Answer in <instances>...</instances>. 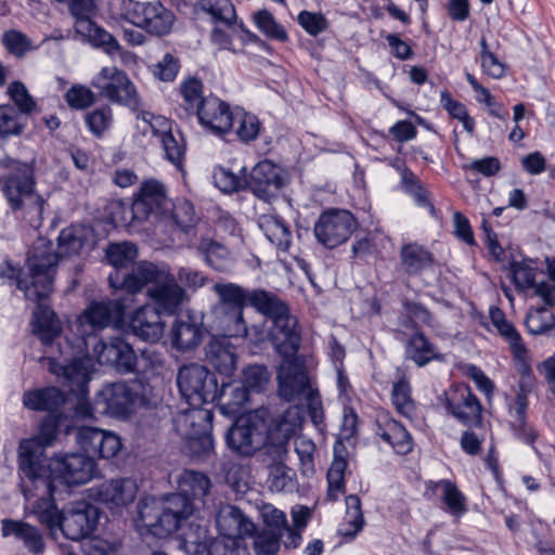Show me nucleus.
Wrapping results in <instances>:
<instances>
[{
	"instance_id": "nucleus-48",
	"label": "nucleus",
	"mask_w": 555,
	"mask_h": 555,
	"mask_svg": "<svg viewBox=\"0 0 555 555\" xmlns=\"http://www.w3.org/2000/svg\"><path fill=\"white\" fill-rule=\"evenodd\" d=\"M167 218L171 219L183 232H189L198 221L193 204L184 198H178L176 202L171 201V208L164 219Z\"/></svg>"
},
{
	"instance_id": "nucleus-11",
	"label": "nucleus",
	"mask_w": 555,
	"mask_h": 555,
	"mask_svg": "<svg viewBox=\"0 0 555 555\" xmlns=\"http://www.w3.org/2000/svg\"><path fill=\"white\" fill-rule=\"evenodd\" d=\"M128 298H117L107 301H92L78 317L77 331L85 339V346L90 348V340H98L95 335L113 321L124 318L129 307Z\"/></svg>"
},
{
	"instance_id": "nucleus-53",
	"label": "nucleus",
	"mask_w": 555,
	"mask_h": 555,
	"mask_svg": "<svg viewBox=\"0 0 555 555\" xmlns=\"http://www.w3.org/2000/svg\"><path fill=\"white\" fill-rule=\"evenodd\" d=\"M403 308L404 315L401 319L402 326L416 332L418 331V323H423L429 326L433 325L431 313L423 305L406 300L403 304Z\"/></svg>"
},
{
	"instance_id": "nucleus-51",
	"label": "nucleus",
	"mask_w": 555,
	"mask_h": 555,
	"mask_svg": "<svg viewBox=\"0 0 555 555\" xmlns=\"http://www.w3.org/2000/svg\"><path fill=\"white\" fill-rule=\"evenodd\" d=\"M137 257L138 248L129 242L109 244L106 249V258L115 268V272L118 271L120 273L119 270L133 263Z\"/></svg>"
},
{
	"instance_id": "nucleus-16",
	"label": "nucleus",
	"mask_w": 555,
	"mask_h": 555,
	"mask_svg": "<svg viewBox=\"0 0 555 555\" xmlns=\"http://www.w3.org/2000/svg\"><path fill=\"white\" fill-rule=\"evenodd\" d=\"M356 227V219L349 210L332 208L324 211L314 224V236L326 248H334L346 242Z\"/></svg>"
},
{
	"instance_id": "nucleus-55",
	"label": "nucleus",
	"mask_w": 555,
	"mask_h": 555,
	"mask_svg": "<svg viewBox=\"0 0 555 555\" xmlns=\"http://www.w3.org/2000/svg\"><path fill=\"white\" fill-rule=\"evenodd\" d=\"M286 535L272 531V529H262L255 535L254 548L257 555H274L280 550L281 543Z\"/></svg>"
},
{
	"instance_id": "nucleus-34",
	"label": "nucleus",
	"mask_w": 555,
	"mask_h": 555,
	"mask_svg": "<svg viewBox=\"0 0 555 555\" xmlns=\"http://www.w3.org/2000/svg\"><path fill=\"white\" fill-rule=\"evenodd\" d=\"M43 299L46 297L35 300L38 305L34 312L33 332L44 345H50L60 335L61 324L56 314L41 302Z\"/></svg>"
},
{
	"instance_id": "nucleus-62",
	"label": "nucleus",
	"mask_w": 555,
	"mask_h": 555,
	"mask_svg": "<svg viewBox=\"0 0 555 555\" xmlns=\"http://www.w3.org/2000/svg\"><path fill=\"white\" fill-rule=\"evenodd\" d=\"M149 2L135 0H121L119 3V16L132 25L142 29L146 16Z\"/></svg>"
},
{
	"instance_id": "nucleus-63",
	"label": "nucleus",
	"mask_w": 555,
	"mask_h": 555,
	"mask_svg": "<svg viewBox=\"0 0 555 555\" xmlns=\"http://www.w3.org/2000/svg\"><path fill=\"white\" fill-rule=\"evenodd\" d=\"M234 122H237L236 128L237 137L244 142L254 141L260 130V122L255 115L247 114L245 112H236L233 114Z\"/></svg>"
},
{
	"instance_id": "nucleus-31",
	"label": "nucleus",
	"mask_w": 555,
	"mask_h": 555,
	"mask_svg": "<svg viewBox=\"0 0 555 555\" xmlns=\"http://www.w3.org/2000/svg\"><path fill=\"white\" fill-rule=\"evenodd\" d=\"M204 330L192 318L177 319L170 330L171 346L179 351L194 350L203 340Z\"/></svg>"
},
{
	"instance_id": "nucleus-10",
	"label": "nucleus",
	"mask_w": 555,
	"mask_h": 555,
	"mask_svg": "<svg viewBox=\"0 0 555 555\" xmlns=\"http://www.w3.org/2000/svg\"><path fill=\"white\" fill-rule=\"evenodd\" d=\"M279 395L286 401H305L312 415V387L304 356L283 359L278 371Z\"/></svg>"
},
{
	"instance_id": "nucleus-33",
	"label": "nucleus",
	"mask_w": 555,
	"mask_h": 555,
	"mask_svg": "<svg viewBox=\"0 0 555 555\" xmlns=\"http://www.w3.org/2000/svg\"><path fill=\"white\" fill-rule=\"evenodd\" d=\"M1 532L3 537L14 535L34 554H41L44 550V541L40 530L27 522L3 519L1 521Z\"/></svg>"
},
{
	"instance_id": "nucleus-6",
	"label": "nucleus",
	"mask_w": 555,
	"mask_h": 555,
	"mask_svg": "<svg viewBox=\"0 0 555 555\" xmlns=\"http://www.w3.org/2000/svg\"><path fill=\"white\" fill-rule=\"evenodd\" d=\"M177 384L181 396L193 408L184 414V422L193 425L196 420H203L206 416V413L198 408L205 403L215 402L218 398L217 378L205 366L192 363L179 370Z\"/></svg>"
},
{
	"instance_id": "nucleus-41",
	"label": "nucleus",
	"mask_w": 555,
	"mask_h": 555,
	"mask_svg": "<svg viewBox=\"0 0 555 555\" xmlns=\"http://www.w3.org/2000/svg\"><path fill=\"white\" fill-rule=\"evenodd\" d=\"M76 33L83 37L89 43L102 48L108 54H114L120 50V46L115 37L104 28L98 26L94 22L79 23Z\"/></svg>"
},
{
	"instance_id": "nucleus-12",
	"label": "nucleus",
	"mask_w": 555,
	"mask_h": 555,
	"mask_svg": "<svg viewBox=\"0 0 555 555\" xmlns=\"http://www.w3.org/2000/svg\"><path fill=\"white\" fill-rule=\"evenodd\" d=\"M171 273L167 266L157 264L151 261H140L132 267L131 271L120 274L118 271L108 275L109 286L114 289L126 291L129 305L131 296L140 293L145 286L159 285L166 282Z\"/></svg>"
},
{
	"instance_id": "nucleus-4",
	"label": "nucleus",
	"mask_w": 555,
	"mask_h": 555,
	"mask_svg": "<svg viewBox=\"0 0 555 555\" xmlns=\"http://www.w3.org/2000/svg\"><path fill=\"white\" fill-rule=\"evenodd\" d=\"M250 305L271 320L268 338L276 353L283 359L300 357L301 327L288 306L276 295L261 289L251 295Z\"/></svg>"
},
{
	"instance_id": "nucleus-37",
	"label": "nucleus",
	"mask_w": 555,
	"mask_h": 555,
	"mask_svg": "<svg viewBox=\"0 0 555 555\" xmlns=\"http://www.w3.org/2000/svg\"><path fill=\"white\" fill-rule=\"evenodd\" d=\"M185 518L177 530H181V543L183 550L190 555H199L208 552V530L205 525L194 521L188 522Z\"/></svg>"
},
{
	"instance_id": "nucleus-50",
	"label": "nucleus",
	"mask_w": 555,
	"mask_h": 555,
	"mask_svg": "<svg viewBox=\"0 0 555 555\" xmlns=\"http://www.w3.org/2000/svg\"><path fill=\"white\" fill-rule=\"evenodd\" d=\"M340 451H344V446L340 442H337L334 448L335 456L327 472V494L331 500H336L335 493L341 491L344 488V473L347 467V462L339 453Z\"/></svg>"
},
{
	"instance_id": "nucleus-47",
	"label": "nucleus",
	"mask_w": 555,
	"mask_h": 555,
	"mask_svg": "<svg viewBox=\"0 0 555 555\" xmlns=\"http://www.w3.org/2000/svg\"><path fill=\"white\" fill-rule=\"evenodd\" d=\"M197 10L211 16L215 23L231 26L236 17L234 5L230 0H199Z\"/></svg>"
},
{
	"instance_id": "nucleus-38",
	"label": "nucleus",
	"mask_w": 555,
	"mask_h": 555,
	"mask_svg": "<svg viewBox=\"0 0 555 555\" xmlns=\"http://www.w3.org/2000/svg\"><path fill=\"white\" fill-rule=\"evenodd\" d=\"M405 357L417 366H424L433 360H442L437 347L421 332L416 331L406 341Z\"/></svg>"
},
{
	"instance_id": "nucleus-23",
	"label": "nucleus",
	"mask_w": 555,
	"mask_h": 555,
	"mask_svg": "<svg viewBox=\"0 0 555 555\" xmlns=\"http://www.w3.org/2000/svg\"><path fill=\"white\" fill-rule=\"evenodd\" d=\"M138 486L131 478H114L105 480L91 489V496L109 508L124 507L132 503Z\"/></svg>"
},
{
	"instance_id": "nucleus-8",
	"label": "nucleus",
	"mask_w": 555,
	"mask_h": 555,
	"mask_svg": "<svg viewBox=\"0 0 555 555\" xmlns=\"http://www.w3.org/2000/svg\"><path fill=\"white\" fill-rule=\"evenodd\" d=\"M49 371L54 374L68 390L77 397L75 415L81 418H91L95 409V402L90 404L87 399L88 384L91 379V363L89 359H73L67 363H61L54 358H48Z\"/></svg>"
},
{
	"instance_id": "nucleus-36",
	"label": "nucleus",
	"mask_w": 555,
	"mask_h": 555,
	"mask_svg": "<svg viewBox=\"0 0 555 555\" xmlns=\"http://www.w3.org/2000/svg\"><path fill=\"white\" fill-rule=\"evenodd\" d=\"M173 13L159 1L149 2L142 29L157 37L168 35L175 23Z\"/></svg>"
},
{
	"instance_id": "nucleus-44",
	"label": "nucleus",
	"mask_w": 555,
	"mask_h": 555,
	"mask_svg": "<svg viewBox=\"0 0 555 555\" xmlns=\"http://www.w3.org/2000/svg\"><path fill=\"white\" fill-rule=\"evenodd\" d=\"M391 401L397 412L402 416L413 420L416 417V404L411 396L409 380L402 376L396 382L391 390Z\"/></svg>"
},
{
	"instance_id": "nucleus-57",
	"label": "nucleus",
	"mask_w": 555,
	"mask_h": 555,
	"mask_svg": "<svg viewBox=\"0 0 555 555\" xmlns=\"http://www.w3.org/2000/svg\"><path fill=\"white\" fill-rule=\"evenodd\" d=\"M25 125L21 121L20 113L12 105H0V137L20 135Z\"/></svg>"
},
{
	"instance_id": "nucleus-15",
	"label": "nucleus",
	"mask_w": 555,
	"mask_h": 555,
	"mask_svg": "<svg viewBox=\"0 0 555 555\" xmlns=\"http://www.w3.org/2000/svg\"><path fill=\"white\" fill-rule=\"evenodd\" d=\"M220 297V308L225 313L227 330L231 336H247V325L243 318L245 302L250 304V297L256 292L246 293L235 284H216L214 286Z\"/></svg>"
},
{
	"instance_id": "nucleus-49",
	"label": "nucleus",
	"mask_w": 555,
	"mask_h": 555,
	"mask_svg": "<svg viewBox=\"0 0 555 555\" xmlns=\"http://www.w3.org/2000/svg\"><path fill=\"white\" fill-rule=\"evenodd\" d=\"M400 177L401 189L406 194L411 195L418 206L428 208L429 211L434 214L435 207L430 203L428 194L418 178L406 167L401 169Z\"/></svg>"
},
{
	"instance_id": "nucleus-22",
	"label": "nucleus",
	"mask_w": 555,
	"mask_h": 555,
	"mask_svg": "<svg viewBox=\"0 0 555 555\" xmlns=\"http://www.w3.org/2000/svg\"><path fill=\"white\" fill-rule=\"evenodd\" d=\"M76 438L81 449L91 456L112 459L121 449L120 438L116 434L95 427H80Z\"/></svg>"
},
{
	"instance_id": "nucleus-35",
	"label": "nucleus",
	"mask_w": 555,
	"mask_h": 555,
	"mask_svg": "<svg viewBox=\"0 0 555 555\" xmlns=\"http://www.w3.org/2000/svg\"><path fill=\"white\" fill-rule=\"evenodd\" d=\"M65 401L64 393L55 387L29 390L23 396V403L27 409L47 411L49 414L55 413Z\"/></svg>"
},
{
	"instance_id": "nucleus-24",
	"label": "nucleus",
	"mask_w": 555,
	"mask_h": 555,
	"mask_svg": "<svg viewBox=\"0 0 555 555\" xmlns=\"http://www.w3.org/2000/svg\"><path fill=\"white\" fill-rule=\"evenodd\" d=\"M196 115L202 126L216 134L231 130L234 116L229 105L216 96L202 99L196 108Z\"/></svg>"
},
{
	"instance_id": "nucleus-27",
	"label": "nucleus",
	"mask_w": 555,
	"mask_h": 555,
	"mask_svg": "<svg viewBox=\"0 0 555 555\" xmlns=\"http://www.w3.org/2000/svg\"><path fill=\"white\" fill-rule=\"evenodd\" d=\"M162 313L151 305H144L133 311L129 320L132 333L145 341H158L165 330Z\"/></svg>"
},
{
	"instance_id": "nucleus-19",
	"label": "nucleus",
	"mask_w": 555,
	"mask_h": 555,
	"mask_svg": "<svg viewBox=\"0 0 555 555\" xmlns=\"http://www.w3.org/2000/svg\"><path fill=\"white\" fill-rule=\"evenodd\" d=\"M446 408L464 426L478 427L482 423V405L468 385L452 386L447 393Z\"/></svg>"
},
{
	"instance_id": "nucleus-7",
	"label": "nucleus",
	"mask_w": 555,
	"mask_h": 555,
	"mask_svg": "<svg viewBox=\"0 0 555 555\" xmlns=\"http://www.w3.org/2000/svg\"><path fill=\"white\" fill-rule=\"evenodd\" d=\"M170 208L171 199L168 197L165 185L151 179L141 183L131 206L118 202L114 204L112 215L115 222L129 224L134 220L144 221L150 216L164 219Z\"/></svg>"
},
{
	"instance_id": "nucleus-9",
	"label": "nucleus",
	"mask_w": 555,
	"mask_h": 555,
	"mask_svg": "<svg viewBox=\"0 0 555 555\" xmlns=\"http://www.w3.org/2000/svg\"><path fill=\"white\" fill-rule=\"evenodd\" d=\"M3 194L13 210L26 207L34 208L38 214L43 210V198L35 193L34 169L25 163H14L8 173Z\"/></svg>"
},
{
	"instance_id": "nucleus-5",
	"label": "nucleus",
	"mask_w": 555,
	"mask_h": 555,
	"mask_svg": "<svg viewBox=\"0 0 555 555\" xmlns=\"http://www.w3.org/2000/svg\"><path fill=\"white\" fill-rule=\"evenodd\" d=\"M30 513L50 530L60 528L63 534L73 541L88 537L96 525V508L81 501L65 512H60L53 495L39 494L27 501Z\"/></svg>"
},
{
	"instance_id": "nucleus-52",
	"label": "nucleus",
	"mask_w": 555,
	"mask_h": 555,
	"mask_svg": "<svg viewBox=\"0 0 555 555\" xmlns=\"http://www.w3.org/2000/svg\"><path fill=\"white\" fill-rule=\"evenodd\" d=\"M527 408L525 402L519 400L518 406L514 408V420L511 423L513 435L519 441L532 446L537 439V431L528 424L526 418Z\"/></svg>"
},
{
	"instance_id": "nucleus-28",
	"label": "nucleus",
	"mask_w": 555,
	"mask_h": 555,
	"mask_svg": "<svg viewBox=\"0 0 555 555\" xmlns=\"http://www.w3.org/2000/svg\"><path fill=\"white\" fill-rule=\"evenodd\" d=\"M218 539H236L243 542L244 537L255 533V524L242 511L233 505H227L217 515Z\"/></svg>"
},
{
	"instance_id": "nucleus-54",
	"label": "nucleus",
	"mask_w": 555,
	"mask_h": 555,
	"mask_svg": "<svg viewBox=\"0 0 555 555\" xmlns=\"http://www.w3.org/2000/svg\"><path fill=\"white\" fill-rule=\"evenodd\" d=\"M254 21L258 29L267 37L282 42L287 40V31L269 11L260 10L256 12Z\"/></svg>"
},
{
	"instance_id": "nucleus-56",
	"label": "nucleus",
	"mask_w": 555,
	"mask_h": 555,
	"mask_svg": "<svg viewBox=\"0 0 555 555\" xmlns=\"http://www.w3.org/2000/svg\"><path fill=\"white\" fill-rule=\"evenodd\" d=\"M166 158L178 169L183 166L185 143L181 133L175 135L172 131L160 138Z\"/></svg>"
},
{
	"instance_id": "nucleus-30",
	"label": "nucleus",
	"mask_w": 555,
	"mask_h": 555,
	"mask_svg": "<svg viewBox=\"0 0 555 555\" xmlns=\"http://www.w3.org/2000/svg\"><path fill=\"white\" fill-rule=\"evenodd\" d=\"M435 256L425 246L404 243L399 250V269L408 276H418L434 267Z\"/></svg>"
},
{
	"instance_id": "nucleus-43",
	"label": "nucleus",
	"mask_w": 555,
	"mask_h": 555,
	"mask_svg": "<svg viewBox=\"0 0 555 555\" xmlns=\"http://www.w3.org/2000/svg\"><path fill=\"white\" fill-rule=\"evenodd\" d=\"M259 228L267 238L281 250H286L291 244V231L283 220L264 215L258 220Z\"/></svg>"
},
{
	"instance_id": "nucleus-46",
	"label": "nucleus",
	"mask_w": 555,
	"mask_h": 555,
	"mask_svg": "<svg viewBox=\"0 0 555 555\" xmlns=\"http://www.w3.org/2000/svg\"><path fill=\"white\" fill-rule=\"evenodd\" d=\"M431 489H440L442 501L452 515L461 516L466 513V499L456 485L448 479L431 482Z\"/></svg>"
},
{
	"instance_id": "nucleus-59",
	"label": "nucleus",
	"mask_w": 555,
	"mask_h": 555,
	"mask_svg": "<svg viewBox=\"0 0 555 555\" xmlns=\"http://www.w3.org/2000/svg\"><path fill=\"white\" fill-rule=\"evenodd\" d=\"M10 99L18 108V113L29 115L37 109L34 98L29 94L26 86L21 81H13L7 90Z\"/></svg>"
},
{
	"instance_id": "nucleus-58",
	"label": "nucleus",
	"mask_w": 555,
	"mask_h": 555,
	"mask_svg": "<svg viewBox=\"0 0 555 555\" xmlns=\"http://www.w3.org/2000/svg\"><path fill=\"white\" fill-rule=\"evenodd\" d=\"M1 42L7 51L16 57H23L34 49L31 40L24 33L16 29L4 31Z\"/></svg>"
},
{
	"instance_id": "nucleus-2",
	"label": "nucleus",
	"mask_w": 555,
	"mask_h": 555,
	"mask_svg": "<svg viewBox=\"0 0 555 555\" xmlns=\"http://www.w3.org/2000/svg\"><path fill=\"white\" fill-rule=\"evenodd\" d=\"M92 230L81 224L70 225L61 231L57 237V253L52 244L39 238L28 251V274L16 278V286L28 300H39L50 296L56 273L59 258L77 255L88 244Z\"/></svg>"
},
{
	"instance_id": "nucleus-18",
	"label": "nucleus",
	"mask_w": 555,
	"mask_h": 555,
	"mask_svg": "<svg viewBox=\"0 0 555 555\" xmlns=\"http://www.w3.org/2000/svg\"><path fill=\"white\" fill-rule=\"evenodd\" d=\"M91 353L99 364H107L122 373L137 371L138 357L133 348L121 337H112L108 341L96 340Z\"/></svg>"
},
{
	"instance_id": "nucleus-14",
	"label": "nucleus",
	"mask_w": 555,
	"mask_h": 555,
	"mask_svg": "<svg viewBox=\"0 0 555 555\" xmlns=\"http://www.w3.org/2000/svg\"><path fill=\"white\" fill-rule=\"evenodd\" d=\"M310 508L296 505L292 509L293 526H288L286 515L272 505H264L262 508L263 528L279 531L286 535L283 544L286 548H296L301 543V532L308 526Z\"/></svg>"
},
{
	"instance_id": "nucleus-29",
	"label": "nucleus",
	"mask_w": 555,
	"mask_h": 555,
	"mask_svg": "<svg viewBox=\"0 0 555 555\" xmlns=\"http://www.w3.org/2000/svg\"><path fill=\"white\" fill-rule=\"evenodd\" d=\"M207 362L221 375L230 377L236 370V351L228 336L212 337L205 347Z\"/></svg>"
},
{
	"instance_id": "nucleus-25",
	"label": "nucleus",
	"mask_w": 555,
	"mask_h": 555,
	"mask_svg": "<svg viewBox=\"0 0 555 555\" xmlns=\"http://www.w3.org/2000/svg\"><path fill=\"white\" fill-rule=\"evenodd\" d=\"M511 272L517 288L522 291L533 289L534 295L539 296L546 306H555V285L547 281H538L537 275L539 272L531 261L512 262Z\"/></svg>"
},
{
	"instance_id": "nucleus-61",
	"label": "nucleus",
	"mask_w": 555,
	"mask_h": 555,
	"mask_svg": "<svg viewBox=\"0 0 555 555\" xmlns=\"http://www.w3.org/2000/svg\"><path fill=\"white\" fill-rule=\"evenodd\" d=\"M270 379V374L264 365H249L243 371L242 384L250 392L263 391Z\"/></svg>"
},
{
	"instance_id": "nucleus-60",
	"label": "nucleus",
	"mask_w": 555,
	"mask_h": 555,
	"mask_svg": "<svg viewBox=\"0 0 555 555\" xmlns=\"http://www.w3.org/2000/svg\"><path fill=\"white\" fill-rule=\"evenodd\" d=\"M180 93L183 98V108L186 114H196L197 105L203 96V83L196 78H190L180 86Z\"/></svg>"
},
{
	"instance_id": "nucleus-1",
	"label": "nucleus",
	"mask_w": 555,
	"mask_h": 555,
	"mask_svg": "<svg viewBox=\"0 0 555 555\" xmlns=\"http://www.w3.org/2000/svg\"><path fill=\"white\" fill-rule=\"evenodd\" d=\"M18 468L20 487L26 501L39 494L53 495L57 480L66 485L87 483L96 472L95 462L89 454L69 453L49 460L31 440L20 444Z\"/></svg>"
},
{
	"instance_id": "nucleus-13",
	"label": "nucleus",
	"mask_w": 555,
	"mask_h": 555,
	"mask_svg": "<svg viewBox=\"0 0 555 555\" xmlns=\"http://www.w3.org/2000/svg\"><path fill=\"white\" fill-rule=\"evenodd\" d=\"M91 85L99 90L101 96L114 103L128 106L131 109H138L140 106V98L135 87L127 74L116 66L103 67L93 77Z\"/></svg>"
},
{
	"instance_id": "nucleus-26",
	"label": "nucleus",
	"mask_w": 555,
	"mask_h": 555,
	"mask_svg": "<svg viewBox=\"0 0 555 555\" xmlns=\"http://www.w3.org/2000/svg\"><path fill=\"white\" fill-rule=\"evenodd\" d=\"M147 297L152 301L154 309L158 312L173 315L180 309L186 299L185 291L178 284L173 274L167 276L166 282L147 288Z\"/></svg>"
},
{
	"instance_id": "nucleus-20",
	"label": "nucleus",
	"mask_w": 555,
	"mask_h": 555,
	"mask_svg": "<svg viewBox=\"0 0 555 555\" xmlns=\"http://www.w3.org/2000/svg\"><path fill=\"white\" fill-rule=\"evenodd\" d=\"M285 185V178L281 167L270 160L259 162L250 171L246 180L249 189L259 199L270 203L276 198Z\"/></svg>"
},
{
	"instance_id": "nucleus-21",
	"label": "nucleus",
	"mask_w": 555,
	"mask_h": 555,
	"mask_svg": "<svg viewBox=\"0 0 555 555\" xmlns=\"http://www.w3.org/2000/svg\"><path fill=\"white\" fill-rule=\"evenodd\" d=\"M137 392L125 382L105 385L95 396L98 413L114 417L128 416L134 406Z\"/></svg>"
},
{
	"instance_id": "nucleus-32",
	"label": "nucleus",
	"mask_w": 555,
	"mask_h": 555,
	"mask_svg": "<svg viewBox=\"0 0 555 555\" xmlns=\"http://www.w3.org/2000/svg\"><path fill=\"white\" fill-rule=\"evenodd\" d=\"M376 435L392 447L398 454H408L413 449V439L405 427L398 421L385 417L377 422Z\"/></svg>"
},
{
	"instance_id": "nucleus-42",
	"label": "nucleus",
	"mask_w": 555,
	"mask_h": 555,
	"mask_svg": "<svg viewBox=\"0 0 555 555\" xmlns=\"http://www.w3.org/2000/svg\"><path fill=\"white\" fill-rule=\"evenodd\" d=\"M197 249L204 256L206 262L217 271H228L231 263H233L228 248L211 238H202Z\"/></svg>"
},
{
	"instance_id": "nucleus-45",
	"label": "nucleus",
	"mask_w": 555,
	"mask_h": 555,
	"mask_svg": "<svg viewBox=\"0 0 555 555\" xmlns=\"http://www.w3.org/2000/svg\"><path fill=\"white\" fill-rule=\"evenodd\" d=\"M525 324L532 335L555 334V314L545 307L530 309L527 312Z\"/></svg>"
},
{
	"instance_id": "nucleus-64",
	"label": "nucleus",
	"mask_w": 555,
	"mask_h": 555,
	"mask_svg": "<svg viewBox=\"0 0 555 555\" xmlns=\"http://www.w3.org/2000/svg\"><path fill=\"white\" fill-rule=\"evenodd\" d=\"M208 555H249L247 547L236 539H215L209 542Z\"/></svg>"
},
{
	"instance_id": "nucleus-40",
	"label": "nucleus",
	"mask_w": 555,
	"mask_h": 555,
	"mask_svg": "<svg viewBox=\"0 0 555 555\" xmlns=\"http://www.w3.org/2000/svg\"><path fill=\"white\" fill-rule=\"evenodd\" d=\"M345 502L346 514L338 527V534L350 541L362 530L364 526V517L361 508V501L358 495H348Z\"/></svg>"
},
{
	"instance_id": "nucleus-17",
	"label": "nucleus",
	"mask_w": 555,
	"mask_h": 555,
	"mask_svg": "<svg viewBox=\"0 0 555 555\" xmlns=\"http://www.w3.org/2000/svg\"><path fill=\"white\" fill-rule=\"evenodd\" d=\"M225 439L236 454L250 456L264 444V423L253 416L240 418L229 429Z\"/></svg>"
},
{
	"instance_id": "nucleus-39",
	"label": "nucleus",
	"mask_w": 555,
	"mask_h": 555,
	"mask_svg": "<svg viewBox=\"0 0 555 555\" xmlns=\"http://www.w3.org/2000/svg\"><path fill=\"white\" fill-rule=\"evenodd\" d=\"M249 399V391L241 383L221 382L218 387V401L224 414H236Z\"/></svg>"
},
{
	"instance_id": "nucleus-3",
	"label": "nucleus",
	"mask_w": 555,
	"mask_h": 555,
	"mask_svg": "<svg viewBox=\"0 0 555 555\" xmlns=\"http://www.w3.org/2000/svg\"><path fill=\"white\" fill-rule=\"evenodd\" d=\"M178 487L179 492L168 495L162 503L154 500L139 503L138 522L151 534L165 538L175 532L194 513L190 496L204 498L208 494L211 482L204 473L185 469L178 478Z\"/></svg>"
}]
</instances>
